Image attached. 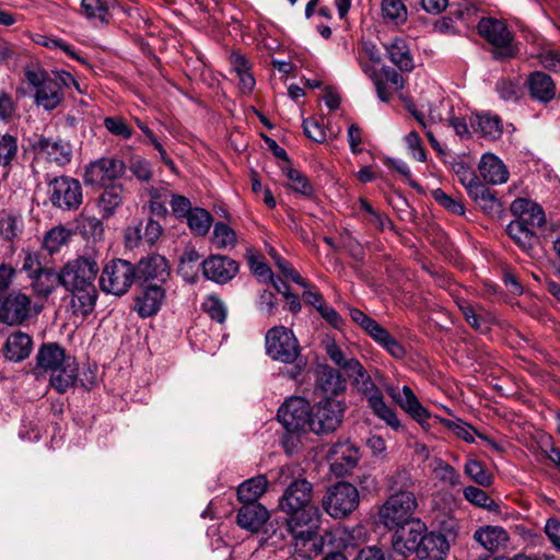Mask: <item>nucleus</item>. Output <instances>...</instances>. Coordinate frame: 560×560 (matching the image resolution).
I'll return each instance as SVG.
<instances>
[{"instance_id": "obj_28", "label": "nucleus", "mask_w": 560, "mask_h": 560, "mask_svg": "<svg viewBox=\"0 0 560 560\" xmlns=\"http://www.w3.org/2000/svg\"><path fill=\"white\" fill-rule=\"evenodd\" d=\"M32 348L31 336L23 331H15L8 336L2 353L11 362H22L30 357Z\"/></svg>"}, {"instance_id": "obj_49", "label": "nucleus", "mask_w": 560, "mask_h": 560, "mask_svg": "<svg viewBox=\"0 0 560 560\" xmlns=\"http://www.w3.org/2000/svg\"><path fill=\"white\" fill-rule=\"evenodd\" d=\"M23 221L21 217L7 214L0 218V236L5 241H13L21 234Z\"/></svg>"}, {"instance_id": "obj_40", "label": "nucleus", "mask_w": 560, "mask_h": 560, "mask_svg": "<svg viewBox=\"0 0 560 560\" xmlns=\"http://www.w3.org/2000/svg\"><path fill=\"white\" fill-rule=\"evenodd\" d=\"M32 287L34 291L42 296H48L57 284H60L59 272L44 268L33 277Z\"/></svg>"}, {"instance_id": "obj_32", "label": "nucleus", "mask_w": 560, "mask_h": 560, "mask_svg": "<svg viewBox=\"0 0 560 560\" xmlns=\"http://www.w3.org/2000/svg\"><path fill=\"white\" fill-rule=\"evenodd\" d=\"M527 85L533 98L548 103L556 95V85L550 75L542 71H535L529 74Z\"/></svg>"}, {"instance_id": "obj_46", "label": "nucleus", "mask_w": 560, "mask_h": 560, "mask_svg": "<svg viewBox=\"0 0 560 560\" xmlns=\"http://www.w3.org/2000/svg\"><path fill=\"white\" fill-rule=\"evenodd\" d=\"M359 210L362 212L363 220L378 231H384L385 228L390 224L389 219L385 214L376 211L364 198H360L359 200Z\"/></svg>"}, {"instance_id": "obj_19", "label": "nucleus", "mask_w": 560, "mask_h": 560, "mask_svg": "<svg viewBox=\"0 0 560 560\" xmlns=\"http://www.w3.org/2000/svg\"><path fill=\"white\" fill-rule=\"evenodd\" d=\"M201 266L203 276L219 284L230 282L240 269L236 260L223 255H211L202 261Z\"/></svg>"}, {"instance_id": "obj_29", "label": "nucleus", "mask_w": 560, "mask_h": 560, "mask_svg": "<svg viewBox=\"0 0 560 560\" xmlns=\"http://www.w3.org/2000/svg\"><path fill=\"white\" fill-rule=\"evenodd\" d=\"M479 172L482 178L492 185L504 184L509 179L506 166L498 156L491 153L481 156Z\"/></svg>"}, {"instance_id": "obj_54", "label": "nucleus", "mask_w": 560, "mask_h": 560, "mask_svg": "<svg viewBox=\"0 0 560 560\" xmlns=\"http://www.w3.org/2000/svg\"><path fill=\"white\" fill-rule=\"evenodd\" d=\"M457 305L470 327L480 331L487 329L486 320L482 316L477 314L474 305L465 300L457 302Z\"/></svg>"}, {"instance_id": "obj_3", "label": "nucleus", "mask_w": 560, "mask_h": 560, "mask_svg": "<svg viewBox=\"0 0 560 560\" xmlns=\"http://www.w3.org/2000/svg\"><path fill=\"white\" fill-rule=\"evenodd\" d=\"M510 210L516 219L506 225V233L521 250L532 255L539 243L535 229L545 224V212L538 203L526 198L515 199Z\"/></svg>"}, {"instance_id": "obj_25", "label": "nucleus", "mask_w": 560, "mask_h": 560, "mask_svg": "<svg viewBox=\"0 0 560 560\" xmlns=\"http://www.w3.org/2000/svg\"><path fill=\"white\" fill-rule=\"evenodd\" d=\"M68 358L74 357L67 353V351L58 343H44L39 347L36 354V370L49 374L68 361Z\"/></svg>"}, {"instance_id": "obj_62", "label": "nucleus", "mask_w": 560, "mask_h": 560, "mask_svg": "<svg viewBox=\"0 0 560 560\" xmlns=\"http://www.w3.org/2000/svg\"><path fill=\"white\" fill-rule=\"evenodd\" d=\"M200 259L199 253L194 247H188L184 250L179 260V271L184 275V277H189L196 270H194V265L198 262Z\"/></svg>"}, {"instance_id": "obj_53", "label": "nucleus", "mask_w": 560, "mask_h": 560, "mask_svg": "<svg viewBox=\"0 0 560 560\" xmlns=\"http://www.w3.org/2000/svg\"><path fill=\"white\" fill-rule=\"evenodd\" d=\"M203 311L211 317V319L222 324L226 318V308L224 303L214 295H209L202 303Z\"/></svg>"}, {"instance_id": "obj_52", "label": "nucleus", "mask_w": 560, "mask_h": 560, "mask_svg": "<svg viewBox=\"0 0 560 560\" xmlns=\"http://www.w3.org/2000/svg\"><path fill=\"white\" fill-rule=\"evenodd\" d=\"M104 127L108 132L122 139H130L132 129L127 125L121 116H108L104 118Z\"/></svg>"}, {"instance_id": "obj_59", "label": "nucleus", "mask_w": 560, "mask_h": 560, "mask_svg": "<svg viewBox=\"0 0 560 560\" xmlns=\"http://www.w3.org/2000/svg\"><path fill=\"white\" fill-rule=\"evenodd\" d=\"M434 471L436 472L438 478L442 481L450 483L451 486H458L460 483V475L459 472L450 464L440 459L438 462V466Z\"/></svg>"}, {"instance_id": "obj_5", "label": "nucleus", "mask_w": 560, "mask_h": 560, "mask_svg": "<svg viewBox=\"0 0 560 560\" xmlns=\"http://www.w3.org/2000/svg\"><path fill=\"white\" fill-rule=\"evenodd\" d=\"M265 348L267 355L273 361L292 364L290 378H296L306 366V360L301 357L299 340L288 327L270 328L265 336Z\"/></svg>"}, {"instance_id": "obj_17", "label": "nucleus", "mask_w": 560, "mask_h": 560, "mask_svg": "<svg viewBox=\"0 0 560 560\" xmlns=\"http://www.w3.org/2000/svg\"><path fill=\"white\" fill-rule=\"evenodd\" d=\"M395 529L393 547L397 552L408 556L416 553L427 532V526L419 518H413L406 525H401Z\"/></svg>"}, {"instance_id": "obj_64", "label": "nucleus", "mask_w": 560, "mask_h": 560, "mask_svg": "<svg viewBox=\"0 0 560 560\" xmlns=\"http://www.w3.org/2000/svg\"><path fill=\"white\" fill-rule=\"evenodd\" d=\"M81 230L84 235L94 240L101 238L104 231L101 220L95 217L83 218Z\"/></svg>"}, {"instance_id": "obj_1", "label": "nucleus", "mask_w": 560, "mask_h": 560, "mask_svg": "<svg viewBox=\"0 0 560 560\" xmlns=\"http://www.w3.org/2000/svg\"><path fill=\"white\" fill-rule=\"evenodd\" d=\"M313 486L306 479L292 481L279 500V509L287 514L284 530L291 537L294 551H306L305 537L319 527L320 512L312 503Z\"/></svg>"}, {"instance_id": "obj_24", "label": "nucleus", "mask_w": 560, "mask_h": 560, "mask_svg": "<svg viewBox=\"0 0 560 560\" xmlns=\"http://www.w3.org/2000/svg\"><path fill=\"white\" fill-rule=\"evenodd\" d=\"M165 300V290L159 283L145 285L136 299L135 310L142 318L155 315Z\"/></svg>"}, {"instance_id": "obj_35", "label": "nucleus", "mask_w": 560, "mask_h": 560, "mask_svg": "<svg viewBox=\"0 0 560 560\" xmlns=\"http://www.w3.org/2000/svg\"><path fill=\"white\" fill-rule=\"evenodd\" d=\"M474 539L488 551H497L509 540L508 532L501 526L487 525L474 533Z\"/></svg>"}, {"instance_id": "obj_9", "label": "nucleus", "mask_w": 560, "mask_h": 560, "mask_svg": "<svg viewBox=\"0 0 560 560\" xmlns=\"http://www.w3.org/2000/svg\"><path fill=\"white\" fill-rule=\"evenodd\" d=\"M312 408L310 402L299 396L288 398L278 409V421L288 432L283 444L288 452L289 443L292 445L293 436L291 434H301L311 431Z\"/></svg>"}, {"instance_id": "obj_45", "label": "nucleus", "mask_w": 560, "mask_h": 560, "mask_svg": "<svg viewBox=\"0 0 560 560\" xmlns=\"http://www.w3.org/2000/svg\"><path fill=\"white\" fill-rule=\"evenodd\" d=\"M381 9L383 18L388 22L400 25L407 21V8L401 0H382Z\"/></svg>"}, {"instance_id": "obj_33", "label": "nucleus", "mask_w": 560, "mask_h": 560, "mask_svg": "<svg viewBox=\"0 0 560 560\" xmlns=\"http://www.w3.org/2000/svg\"><path fill=\"white\" fill-rule=\"evenodd\" d=\"M268 518L269 513L261 504H243L237 513V524L250 532L259 530Z\"/></svg>"}, {"instance_id": "obj_8", "label": "nucleus", "mask_w": 560, "mask_h": 560, "mask_svg": "<svg viewBox=\"0 0 560 560\" xmlns=\"http://www.w3.org/2000/svg\"><path fill=\"white\" fill-rule=\"evenodd\" d=\"M362 533L361 527L349 528L346 526H337L324 535L318 534V527L312 529L310 537H305L307 546L306 551H295L302 558L312 559L323 552L325 545L335 549V552H341L349 547H354L358 544L359 537Z\"/></svg>"}, {"instance_id": "obj_57", "label": "nucleus", "mask_w": 560, "mask_h": 560, "mask_svg": "<svg viewBox=\"0 0 560 560\" xmlns=\"http://www.w3.org/2000/svg\"><path fill=\"white\" fill-rule=\"evenodd\" d=\"M540 65L555 73H560V50L542 48L538 54Z\"/></svg>"}, {"instance_id": "obj_18", "label": "nucleus", "mask_w": 560, "mask_h": 560, "mask_svg": "<svg viewBox=\"0 0 560 560\" xmlns=\"http://www.w3.org/2000/svg\"><path fill=\"white\" fill-rule=\"evenodd\" d=\"M359 459V448L350 441L335 443L328 454L330 470L339 477L349 474Z\"/></svg>"}, {"instance_id": "obj_55", "label": "nucleus", "mask_w": 560, "mask_h": 560, "mask_svg": "<svg viewBox=\"0 0 560 560\" xmlns=\"http://www.w3.org/2000/svg\"><path fill=\"white\" fill-rule=\"evenodd\" d=\"M442 423L444 427L454 432L458 438L464 440L465 442L472 443L475 441L474 435L479 434L475 431V429L467 424L466 422L457 419V420H448L442 419Z\"/></svg>"}, {"instance_id": "obj_63", "label": "nucleus", "mask_w": 560, "mask_h": 560, "mask_svg": "<svg viewBox=\"0 0 560 560\" xmlns=\"http://www.w3.org/2000/svg\"><path fill=\"white\" fill-rule=\"evenodd\" d=\"M500 98L504 101H516L520 96V86L511 80H500L495 85Z\"/></svg>"}, {"instance_id": "obj_60", "label": "nucleus", "mask_w": 560, "mask_h": 560, "mask_svg": "<svg viewBox=\"0 0 560 560\" xmlns=\"http://www.w3.org/2000/svg\"><path fill=\"white\" fill-rule=\"evenodd\" d=\"M433 197L436 202H439L442 207H444L450 212L457 214V215H463L465 213L464 206L459 201L453 199L451 196H448L442 189H435L433 191Z\"/></svg>"}, {"instance_id": "obj_48", "label": "nucleus", "mask_w": 560, "mask_h": 560, "mask_svg": "<svg viewBox=\"0 0 560 560\" xmlns=\"http://www.w3.org/2000/svg\"><path fill=\"white\" fill-rule=\"evenodd\" d=\"M325 349H326V353L329 357V359L336 365H338L340 369H342L347 373V375H350L352 373L353 363L361 364L359 362V360H357L355 358H353V357L348 358L334 340L328 341L326 343Z\"/></svg>"}, {"instance_id": "obj_16", "label": "nucleus", "mask_w": 560, "mask_h": 560, "mask_svg": "<svg viewBox=\"0 0 560 560\" xmlns=\"http://www.w3.org/2000/svg\"><path fill=\"white\" fill-rule=\"evenodd\" d=\"M125 173V163L114 156H104L85 166L84 183L92 186H106Z\"/></svg>"}, {"instance_id": "obj_30", "label": "nucleus", "mask_w": 560, "mask_h": 560, "mask_svg": "<svg viewBox=\"0 0 560 560\" xmlns=\"http://www.w3.org/2000/svg\"><path fill=\"white\" fill-rule=\"evenodd\" d=\"M316 384L326 397L335 398L347 388V381L340 372L327 365L318 370Z\"/></svg>"}, {"instance_id": "obj_39", "label": "nucleus", "mask_w": 560, "mask_h": 560, "mask_svg": "<svg viewBox=\"0 0 560 560\" xmlns=\"http://www.w3.org/2000/svg\"><path fill=\"white\" fill-rule=\"evenodd\" d=\"M464 498L470 502L471 504L482 508L489 512H492L494 514L501 513V506L500 504L494 501L492 498H490L482 489L468 486L464 488L463 491Z\"/></svg>"}, {"instance_id": "obj_58", "label": "nucleus", "mask_w": 560, "mask_h": 560, "mask_svg": "<svg viewBox=\"0 0 560 560\" xmlns=\"http://www.w3.org/2000/svg\"><path fill=\"white\" fill-rule=\"evenodd\" d=\"M303 129L305 136L317 143H323L326 140V129L316 119H304Z\"/></svg>"}, {"instance_id": "obj_2", "label": "nucleus", "mask_w": 560, "mask_h": 560, "mask_svg": "<svg viewBox=\"0 0 560 560\" xmlns=\"http://www.w3.org/2000/svg\"><path fill=\"white\" fill-rule=\"evenodd\" d=\"M98 271L95 252H89L69 260L59 271L60 285L72 294V312L82 318L92 313L95 307L97 290L94 282Z\"/></svg>"}, {"instance_id": "obj_43", "label": "nucleus", "mask_w": 560, "mask_h": 560, "mask_svg": "<svg viewBox=\"0 0 560 560\" xmlns=\"http://www.w3.org/2000/svg\"><path fill=\"white\" fill-rule=\"evenodd\" d=\"M71 235V231L65 226H55L45 233L43 247L50 254L57 253L70 241Z\"/></svg>"}, {"instance_id": "obj_11", "label": "nucleus", "mask_w": 560, "mask_h": 560, "mask_svg": "<svg viewBox=\"0 0 560 560\" xmlns=\"http://www.w3.org/2000/svg\"><path fill=\"white\" fill-rule=\"evenodd\" d=\"M136 279V266L117 258L104 266L100 277V287L106 293L120 296L130 289Z\"/></svg>"}, {"instance_id": "obj_44", "label": "nucleus", "mask_w": 560, "mask_h": 560, "mask_svg": "<svg viewBox=\"0 0 560 560\" xmlns=\"http://www.w3.org/2000/svg\"><path fill=\"white\" fill-rule=\"evenodd\" d=\"M464 472L477 485L490 487L493 482V476L488 471L485 465L475 458H469L464 465Z\"/></svg>"}, {"instance_id": "obj_37", "label": "nucleus", "mask_w": 560, "mask_h": 560, "mask_svg": "<svg viewBox=\"0 0 560 560\" xmlns=\"http://www.w3.org/2000/svg\"><path fill=\"white\" fill-rule=\"evenodd\" d=\"M124 188L121 185H109L98 197L97 208L103 219H108L122 205Z\"/></svg>"}, {"instance_id": "obj_21", "label": "nucleus", "mask_w": 560, "mask_h": 560, "mask_svg": "<svg viewBox=\"0 0 560 560\" xmlns=\"http://www.w3.org/2000/svg\"><path fill=\"white\" fill-rule=\"evenodd\" d=\"M137 279L143 282L165 283L171 275L166 258L159 254L149 255L136 265Z\"/></svg>"}, {"instance_id": "obj_13", "label": "nucleus", "mask_w": 560, "mask_h": 560, "mask_svg": "<svg viewBox=\"0 0 560 560\" xmlns=\"http://www.w3.org/2000/svg\"><path fill=\"white\" fill-rule=\"evenodd\" d=\"M343 400L324 397L312 408L311 432L327 434L337 430L343 419Z\"/></svg>"}, {"instance_id": "obj_42", "label": "nucleus", "mask_w": 560, "mask_h": 560, "mask_svg": "<svg viewBox=\"0 0 560 560\" xmlns=\"http://www.w3.org/2000/svg\"><path fill=\"white\" fill-rule=\"evenodd\" d=\"M211 243L218 249H231L237 244V236L230 225L217 222L213 226Z\"/></svg>"}, {"instance_id": "obj_4", "label": "nucleus", "mask_w": 560, "mask_h": 560, "mask_svg": "<svg viewBox=\"0 0 560 560\" xmlns=\"http://www.w3.org/2000/svg\"><path fill=\"white\" fill-rule=\"evenodd\" d=\"M25 77L28 84L36 91V104L46 110H52L61 104L65 97V90L74 88L81 92L78 81L70 72L65 70H54L50 72L27 70Z\"/></svg>"}, {"instance_id": "obj_7", "label": "nucleus", "mask_w": 560, "mask_h": 560, "mask_svg": "<svg viewBox=\"0 0 560 560\" xmlns=\"http://www.w3.org/2000/svg\"><path fill=\"white\" fill-rule=\"evenodd\" d=\"M352 378L353 384L358 390L368 400V406L373 415L380 420L384 421L388 427L394 430H399L401 423L397 418L396 412L385 402L382 390L375 385L371 376L362 364L352 365V373L348 375Z\"/></svg>"}, {"instance_id": "obj_10", "label": "nucleus", "mask_w": 560, "mask_h": 560, "mask_svg": "<svg viewBox=\"0 0 560 560\" xmlns=\"http://www.w3.org/2000/svg\"><path fill=\"white\" fill-rule=\"evenodd\" d=\"M418 508L413 492L399 489L392 493L378 509V520L388 529L398 528L412 521Z\"/></svg>"}, {"instance_id": "obj_56", "label": "nucleus", "mask_w": 560, "mask_h": 560, "mask_svg": "<svg viewBox=\"0 0 560 560\" xmlns=\"http://www.w3.org/2000/svg\"><path fill=\"white\" fill-rule=\"evenodd\" d=\"M129 171L137 179L141 182H149L152 178L151 163L140 156L131 159Z\"/></svg>"}, {"instance_id": "obj_26", "label": "nucleus", "mask_w": 560, "mask_h": 560, "mask_svg": "<svg viewBox=\"0 0 560 560\" xmlns=\"http://www.w3.org/2000/svg\"><path fill=\"white\" fill-rule=\"evenodd\" d=\"M49 385L58 393L65 394L73 387L79 376V364L75 358H68L56 370L49 373Z\"/></svg>"}, {"instance_id": "obj_51", "label": "nucleus", "mask_w": 560, "mask_h": 560, "mask_svg": "<svg viewBox=\"0 0 560 560\" xmlns=\"http://www.w3.org/2000/svg\"><path fill=\"white\" fill-rule=\"evenodd\" d=\"M18 154V140L15 137L0 135V166H9Z\"/></svg>"}, {"instance_id": "obj_15", "label": "nucleus", "mask_w": 560, "mask_h": 560, "mask_svg": "<svg viewBox=\"0 0 560 560\" xmlns=\"http://www.w3.org/2000/svg\"><path fill=\"white\" fill-rule=\"evenodd\" d=\"M359 65L362 71L372 80L377 97L382 102H389L393 95L404 89V79L395 69L390 67H383L376 70L366 61L359 58Z\"/></svg>"}, {"instance_id": "obj_6", "label": "nucleus", "mask_w": 560, "mask_h": 560, "mask_svg": "<svg viewBox=\"0 0 560 560\" xmlns=\"http://www.w3.org/2000/svg\"><path fill=\"white\" fill-rule=\"evenodd\" d=\"M477 30L480 37L490 45L495 60L513 59L518 55L520 47L515 35L503 20L483 16L478 22Z\"/></svg>"}, {"instance_id": "obj_27", "label": "nucleus", "mask_w": 560, "mask_h": 560, "mask_svg": "<svg viewBox=\"0 0 560 560\" xmlns=\"http://www.w3.org/2000/svg\"><path fill=\"white\" fill-rule=\"evenodd\" d=\"M448 549V541L443 534L425 532L415 555L420 560H443Z\"/></svg>"}, {"instance_id": "obj_41", "label": "nucleus", "mask_w": 560, "mask_h": 560, "mask_svg": "<svg viewBox=\"0 0 560 560\" xmlns=\"http://www.w3.org/2000/svg\"><path fill=\"white\" fill-rule=\"evenodd\" d=\"M186 219L191 233L198 236L207 235L213 221L210 212L199 207L194 208Z\"/></svg>"}, {"instance_id": "obj_36", "label": "nucleus", "mask_w": 560, "mask_h": 560, "mask_svg": "<svg viewBox=\"0 0 560 560\" xmlns=\"http://www.w3.org/2000/svg\"><path fill=\"white\" fill-rule=\"evenodd\" d=\"M268 480L258 475L242 482L237 488V498L243 504H260L258 499L266 492Z\"/></svg>"}, {"instance_id": "obj_34", "label": "nucleus", "mask_w": 560, "mask_h": 560, "mask_svg": "<svg viewBox=\"0 0 560 560\" xmlns=\"http://www.w3.org/2000/svg\"><path fill=\"white\" fill-rule=\"evenodd\" d=\"M470 126L475 132L489 140H495L502 135V120L495 114H476L470 118Z\"/></svg>"}, {"instance_id": "obj_61", "label": "nucleus", "mask_w": 560, "mask_h": 560, "mask_svg": "<svg viewBox=\"0 0 560 560\" xmlns=\"http://www.w3.org/2000/svg\"><path fill=\"white\" fill-rule=\"evenodd\" d=\"M455 174L457 175L462 185L465 187L467 194H469L474 187H477V185L481 184L474 170L465 166L464 164H458L455 167Z\"/></svg>"}, {"instance_id": "obj_20", "label": "nucleus", "mask_w": 560, "mask_h": 560, "mask_svg": "<svg viewBox=\"0 0 560 560\" xmlns=\"http://www.w3.org/2000/svg\"><path fill=\"white\" fill-rule=\"evenodd\" d=\"M31 299L21 292L10 293L1 303L0 319L8 325H19L31 315Z\"/></svg>"}, {"instance_id": "obj_23", "label": "nucleus", "mask_w": 560, "mask_h": 560, "mask_svg": "<svg viewBox=\"0 0 560 560\" xmlns=\"http://www.w3.org/2000/svg\"><path fill=\"white\" fill-rule=\"evenodd\" d=\"M32 147L38 155L59 166L67 165L72 158L71 145L62 140L39 137L33 142Z\"/></svg>"}, {"instance_id": "obj_22", "label": "nucleus", "mask_w": 560, "mask_h": 560, "mask_svg": "<svg viewBox=\"0 0 560 560\" xmlns=\"http://www.w3.org/2000/svg\"><path fill=\"white\" fill-rule=\"evenodd\" d=\"M386 393L413 420L423 425L430 418V412L421 405L412 389L405 385L400 390L395 386H387Z\"/></svg>"}, {"instance_id": "obj_47", "label": "nucleus", "mask_w": 560, "mask_h": 560, "mask_svg": "<svg viewBox=\"0 0 560 560\" xmlns=\"http://www.w3.org/2000/svg\"><path fill=\"white\" fill-rule=\"evenodd\" d=\"M283 172L289 180L290 188L295 192L306 197H311L314 194L313 185L302 172L292 167L283 168Z\"/></svg>"}, {"instance_id": "obj_12", "label": "nucleus", "mask_w": 560, "mask_h": 560, "mask_svg": "<svg viewBox=\"0 0 560 560\" xmlns=\"http://www.w3.org/2000/svg\"><path fill=\"white\" fill-rule=\"evenodd\" d=\"M360 502L358 489L345 481H340L328 488L323 508L334 518H342L351 514Z\"/></svg>"}, {"instance_id": "obj_50", "label": "nucleus", "mask_w": 560, "mask_h": 560, "mask_svg": "<svg viewBox=\"0 0 560 560\" xmlns=\"http://www.w3.org/2000/svg\"><path fill=\"white\" fill-rule=\"evenodd\" d=\"M81 12L91 21L107 22V8L101 0H81Z\"/></svg>"}, {"instance_id": "obj_14", "label": "nucleus", "mask_w": 560, "mask_h": 560, "mask_svg": "<svg viewBox=\"0 0 560 560\" xmlns=\"http://www.w3.org/2000/svg\"><path fill=\"white\" fill-rule=\"evenodd\" d=\"M48 197L56 208L77 210L83 200L81 184L72 177H56L48 184Z\"/></svg>"}, {"instance_id": "obj_38", "label": "nucleus", "mask_w": 560, "mask_h": 560, "mask_svg": "<svg viewBox=\"0 0 560 560\" xmlns=\"http://www.w3.org/2000/svg\"><path fill=\"white\" fill-rule=\"evenodd\" d=\"M389 60L401 71H411L413 69V59L405 39L394 38L387 46Z\"/></svg>"}, {"instance_id": "obj_31", "label": "nucleus", "mask_w": 560, "mask_h": 560, "mask_svg": "<svg viewBox=\"0 0 560 560\" xmlns=\"http://www.w3.org/2000/svg\"><path fill=\"white\" fill-rule=\"evenodd\" d=\"M468 196L476 202L480 210L488 217H500L503 207L495 191L486 187L482 183L474 187Z\"/></svg>"}]
</instances>
